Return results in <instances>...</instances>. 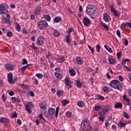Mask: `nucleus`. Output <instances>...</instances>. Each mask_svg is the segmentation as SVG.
<instances>
[{
    "instance_id": "nucleus-26",
    "label": "nucleus",
    "mask_w": 131,
    "mask_h": 131,
    "mask_svg": "<svg viewBox=\"0 0 131 131\" xmlns=\"http://www.w3.org/2000/svg\"><path fill=\"white\" fill-rule=\"evenodd\" d=\"M61 17L57 16L55 17L54 21L55 23H59V22H61Z\"/></svg>"
},
{
    "instance_id": "nucleus-61",
    "label": "nucleus",
    "mask_w": 131,
    "mask_h": 131,
    "mask_svg": "<svg viewBox=\"0 0 131 131\" xmlns=\"http://www.w3.org/2000/svg\"><path fill=\"white\" fill-rule=\"evenodd\" d=\"M117 56L118 59H119V58H120V57H121V52H118L117 54Z\"/></svg>"
},
{
    "instance_id": "nucleus-12",
    "label": "nucleus",
    "mask_w": 131,
    "mask_h": 131,
    "mask_svg": "<svg viewBox=\"0 0 131 131\" xmlns=\"http://www.w3.org/2000/svg\"><path fill=\"white\" fill-rule=\"evenodd\" d=\"M5 67L6 68H7V69H8V70L10 71H12L13 70V69H14V66L10 64L9 63H7L5 66Z\"/></svg>"
},
{
    "instance_id": "nucleus-55",
    "label": "nucleus",
    "mask_w": 131,
    "mask_h": 131,
    "mask_svg": "<svg viewBox=\"0 0 131 131\" xmlns=\"http://www.w3.org/2000/svg\"><path fill=\"white\" fill-rule=\"evenodd\" d=\"M17 114H16V113H14V114H12L11 118H15L17 117Z\"/></svg>"
},
{
    "instance_id": "nucleus-9",
    "label": "nucleus",
    "mask_w": 131,
    "mask_h": 131,
    "mask_svg": "<svg viewBox=\"0 0 131 131\" xmlns=\"http://www.w3.org/2000/svg\"><path fill=\"white\" fill-rule=\"evenodd\" d=\"M45 40H46L45 38L39 37L37 41V44L39 46H42V45H43V42H45Z\"/></svg>"
},
{
    "instance_id": "nucleus-34",
    "label": "nucleus",
    "mask_w": 131,
    "mask_h": 131,
    "mask_svg": "<svg viewBox=\"0 0 131 131\" xmlns=\"http://www.w3.org/2000/svg\"><path fill=\"white\" fill-rule=\"evenodd\" d=\"M64 61H65V58L64 57V56H61L58 59V61L59 63H63Z\"/></svg>"
},
{
    "instance_id": "nucleus-49",
    "label": "nucleus",
    "mask_w": 131,
    "mask_h": 131,
    "mask_svg": "<svg viewBox=\"0 0 131 131\" xmlns=\"http://www.w3.org/2000/svg\"><path fill=\"white\" fill-rule=\"evenodd\" d=\"M96 51L98 52V53H100V50H101V47H100V45H98L96 46Z\"/></svg>"
},
{
    "instance_id": "nucleus-21",
    "label": "nucleus",
    "mask_w": 131,
    "mask_h": 131,
    "mask_svg": "<svg viewBox=\"0 0 131 131\" xmlns=\"http://www.w3.org/2000/svg\"><path fill=\"white\" fill-rule=\"evenodd\" d=\"M96 97L97 98V100H100V101H104L105 100V97L102 95H98Z\"/></svg>"
},
{
    "instance_id": "nucleus-50",
    "label": "nucleus",
    "mask_w": 131,
    "mask_h": 131,
    "mask_svg": "<svg viewBox=\"0 0 131 131\" xmlns=\"http://www.w3.org/2000/svg\"><path fill=\"white\" fill-rule=\"evenodd\" d=\"M30 48H31L32 49H33V50H37L38 49V48L37 47H35L34 46V43H32V45L30 46Z\"/></svg>"
},
{
    "instance_id": "nucleus-54",
    "label": "nucleus",
    "mask_w": 131,
    "mask_h": 131,
    "mask_svg": "<svg viewBox=\"0 0 131 131\" xmlns=\"http://www.w3.org/2000/svg\"><path fill=\"white\" fill-rule=\"evenodd\" d=\"M66 115H67V117H69V118L71 117V112H67L66 113Z\"/></svg>"
},
{
    "instance_id": "nucleus-48",
    "label": "nucleus",
    "mask_w": 131,
    "mask_h": 131,
    "mask_svg": "<svg viewBox=\"0 0 131 131\" xmlns=\"http://www.w3.org/2000/svg\"><path fill=\"white\" fill-rule=\"evenodd\" d=\"M17 80H18V78L17 77H16L14 79V80H13V79H12V83H10V84H14V83H15V82H16Z\"/></svg>"
},
{
    "instance_id": "nucleus-15",
    "label": "nucleus",
    "mask_w": 131,
    "mask_h": 131,
    "mask_svg": "<svg viewBox=\"0 0 131 131\" xmlns=\"http://www.w3.org/2000/svg\"><path fill=\"white\" fill-rule=\"evenodd\" d=\"M41 9V8L40 7V6H37V7L35 9V14L36 15H38L39 14H40Z\"/></svg>"
},
{
    "instance_id": "nucleus-42",
    "label": "nucleus",
    "mask_w": 131,
    "mask_h": 131,
    "mask_svg": "<svg viewBox=\"0 0 131 131\" xmlns=\"http://www.w3.org/2000/svg\"><path fill=\"white\" fill-rule=\"evenodd\" d=\"M45 18L47 21H51V16L50 15H46Z\"/></svg>"
},
{
    "instance_id": "nucleus-16",
    "label": "nucleus",
    "mask_w": 131,
    "mask_h": 131,
    "mask_svg": "<svg viewBox=\"0 0 131 131\" xmlns=\"http://www.w3.org/2000/svg\"><path fill=\"white\" fill-rule=\"evenodd\" d=\"M48 113L49 115H54V114H55V109H54V108H49Z\"/></svg>"
},
{
    "instance_id": "nucleus-56",
    "label": "nucleus",
    "mask_w": 131,
    "mask_h": 131,
    "mask_svg": "<svg viewBox=\"0 0 131 131\" xmlns=\"http://www.w3.org/2000/svg\"><path fill=\"white\" fill-rule=\"evenodd\" d=\"M103 90L104 93H107V92H108V88L107 86H104Z\"/></svg>"
},
{
    "instance_id": "nucleus-18",
    "label": "nucleus",
    "mask_w": 131,
    "mask_h": 131,
    "mask_svg": "<svg viewBox=\"0 0 131 131\" xmlns=\"http://www.w3.org/2000/svg\"><path fill=\"white\" fill-rule=\"evenodd\" d=\"M1 122H5L6 123H10V120L6 118H2L0 119Z\"/></svg>"
},
{
    "instance_id": "nucleus-8",
    "label": "nucleus",
    "mask_w": 131,
    "mask_h": 131,
    "mask_svg": "<svg viewBox=\"0 0 131 131\" xmlns=\"http://www.w3.org/2000/svg\"><path fill=\"white\" fill-rule=\"evenodd\" d=\"M83 23L85 26H90V24H91V20L88 17H84L83 19Z\"/></svg>"
},
{
    "instance_id": "nucleus-36",
    "label": "nucleus",
    "mask_w": 131,
    "mask_h": 131,
    "mask_svg": "<svg viewBox=\"0 0 131 131\" xmlns=\"http://www.w3.org/2000/svg\"><path fill=\"white\" fill-rule=\"evenodd\" d=\"M108 59L110 64H114L115 63V61H116V60L114 58H109Z\"/></svg>"
},
{
    "instance_id": "nucleus-30",
    "label": "nucleus",
    "mask_w": 131,
    "mask_h": 131,
    "mask_svg": "<svg viewBox=\"0 0 131 131\" xmlns=\"http://www.w3.org/2000/svg\"><path fill=\"white\" fill-rule=\"evenodd\" d=\"M66 40L67 42L70 43L71 39H70V34H69L68 35L66 36Z\"/></svg>"
},
{
    "instance_id": "nucleus-58",
    "label": "nucleus",
    "mask_w": 131,
    "mask_h": 131,
    "mask_svg": "<svg viewBox=\"0 0 131 131\" xmlns=\"http://www.w3.org/2000/svg\"><path fill=\"white\" fill-rule=\"evenodd\" d=\"M99 120L100 121H104V120H105V119L104 118V117L103 116H100L99 117Z\"/></svg>"
},
{
    "instance_id": "nucleus-46",
    "label": "nucleus",
    "mask_w": 131,
    "mask_h": 131,
    "mask_svg": "<svg viewBox=\"0 0 131 131\" xmlns=\"http://www.w3.org/2000/svg\"><path fill=\"white\" fill-rule=\"evenodd\" d=\"M88 48H89V50H90V51H91L93 55H95V54L94 53L95 52V50H94V49H93V48H92L90 45H88Z\"/></svg>"
},
{
    "instance_id": "nucleus-38",
    "label": "nucleus",
    "mask_w": 131,
    "mask_h": 131,
    "mask_svg": "<svg viewBox=\"0 0 131 131\" xmlns=\"http://www.w3.org/2000/svg\"><path fill=\"white\" fill-rule=\"evenodd\" d=\"M36 76L38 77L39 79H41L43 77V75L41 73H38L36 74Z\"/></svg>"
},
{
    "instance_id": "nucleus-35",
    "label": "nucleus",
    "mask_w": 131,
    "mask_h": 131,
    "mask_svg": "<svg viewBox=\"0 0 131 131\" xmlns=\"http://www.w3.org/2000/svg\"><path fill=\"white\" fill-rule=\"evenodd\" d=\"M101 25L104 27V28H105L107 30H109V28L108 27V26L106 25L105 23H103V21H101Z\"/></svg>"
},
{
    "instance_id": "nucleus-22",
    "label": "nucleus",
    "mask_w": 131,
    "mask_h": 131,
    "mask_svg": "<svg viewBox=\"0 0 131 131\" xmlns=\"http://www.w3.org/2000/svg\"><path fill=\"white\" fill-rule=\"evenodd\" d=\"M126 125V123H124L120 121L119 123H118V126L119 127H125Z\"/></svg>"
},
{
    "instance_id": "nucleus-3",
    "label": "nucleus",
    "mask_w": 131,
    "mask_h": 131,
    "mask_svg": "<svg viewBox=\"0 0 131 131\" xmlns=\"http://www.w3.org/2000/svg\"><path fill=\"white\" fill-rule=\"evenodd\" d=\"M89 125L90 121H89V120H88V119H84V120L82 121V123L81 124V128L82 130H84V129H85V128H86V127Z\"/></svg>"
},
{
    "instance_id": "nucleus-6",
    "label": "nucleus",
    "mask_w": 131,
    "mask_h": 131,
    "mask_svg": "<svg viewBox=\"0 0 131 131\" xmlns=\"http://www.w3.org/2000/svg\"><path fill=\"white\" fill-rule=\"evenodd\" d=\"M65 82L66 84V85L68 87V90H69V89H71V88H72V85H71V82H70V79L69 78V77H66L65 78Z\"/></svg>"
},
{
    "instance_id": "nucleus-20",
    "label": "nucleus",
    "mask_w": 131,
    "mask_h": 131,
    "mask_svg": "<svg viewBox=\"0 0 131 131\" xmlns=\"http://www.w3.org/2000/svg\"><path fill=\"white\" fill-rule=\"evenodd\" d=\"M69 73L71 76H74L75 74H76V72H75V70H74V69L70 70Z\"/></svg>"
},
{
    "instance_id": "nucleus-28",
    "label": "nucleus",
    "mask_w": 131,
    "mask_h": 131,
    "mask_svg": "<svg viewBox=\"0 0 131 131\" xmlns=\"http://www.w3.org/2000/svg\"><path fill=\"white\" fill-rule=\"evenodd\" d=\"M115 108H121L122 107V103L121 102H118L115 105Z\"/></svg>"
},
{
    "instance_id": "nucleus-24",
    "label": "nucleus",
    "mask_w": 131,
    "mask_h": 131,
    "mask_svg": "<svg viewBox=\"0 0 131 131\" xmlns=\"http://www.w3.org/2000/svg\"><path fill=\"white\" fill-rule=\"evenodd\" d=\"M53 35L56 37H58V36H60V33H59L57 30H54Z\"/></svg>"
},
{
    "instance_id": "nucleus-37",
    "label": "nucleus",
    "mask_w": 131,
    "mask_h": 131,
    "mask_svg": "<svg viewBox=\"0 0 131 131\" xmlns=\"http://www.w3.org/2000/svg\"><path fill=\"white\" fill-rule=\"evenodd\" d=\"M103 110L105 111V112H108L110 110V105H107L105 106V107L103 108Z\"/></svg>"
},
{
    "instance_id": "nucleus-47",
    "label": "nucleus",
    "mask_w": 131,
    "mask_h": 131,
    "mask_svg": "<svg viewBox=\"0 0 131 131\" xmlns=\"http://www.w3.org/2000/svg\"><path fill=\"white\" fill-rule=\"evenodd\" d=\"M28 66H29V64L26 66H24V67H23L20 69V70H21V71L24 72L25 70H26V69H27V67H28Z\"/></svg>"
},
{
    "instance_id": "nucleus-31",
    "label": "nucleus",
    "mask_w": 131,
    "mask_h": 131,
    "mask_svg": "<svg viewBox=\"0 0 131 131\" xmlns=\"http://www.w3.org/2000/svg\"><path fill=\"white\" fill-rule=\"evenodd\" d=\"M123 99L125 102H127V103H129V102H130V100H129V99L127 98V97H126V95H125L123 96Z\"/></svg>"
},
{
    "instance_id": "nucleus-32",
    "label": "nucleus",
    "mask_w": 131,
    "mask_h": 131,
    "mask_svg": "<svg viewBox=\"0 0 131 131\" xmlns=\"http://www.w3.org/2000/svg\"><path fill=\"white\" fill-rule=\"evenodd\" d=\"M77 105L78 107H83L84 106V103L82 101H80L77 103Z\"/></svg>"
},
{
    "instance_id": "nucleus-17",
    "label": "nucleus",
    "mask_w": 131,
    "mask_h": 131,
    "mask_svg": "<svg viewBox=\"0 0 131 131\" xmlns=\"http://www.w3.org/2000/svg\"><path fill=\"white\" fill-rule=\"evenodd\" d=\"M109 18L110 16L108 15V14L105 13L103 15V19L105 22H109Z\"/></svg>"
},
{
    "instance_id": "nucleus-52",
    "label": "nucleus",
    "mask_w": 131,
    "mask_h": 131,
    "mask_svg": "<svg viewBox=\"0 0 131 131\" xmlns=\"http://www.w3.org/2000/svg\"><path fill=\"white\" fill-rule=\"evenodd\" d=\"M124 68H125L126 70H127V71H131V67H127L126 66H124Z\"/></svg>"
},
{
    "instance_id": "nucleus-23",
    "label": "nucleus",
    "mask_w": 131,
    "mask_h": 131,
    "mask_svg": "<svg viewBox=\"0 0 131 131\" xmlns=\"http://www.w3.org/2000/svg\"><path fill=\"white\" fill-rule=\"evenodd\" d=\"M19 85H20V86L22 88V89H24L26 91L28 90V89H29L28 85L24 84H19Z\"/></svg>"
},
{
    "instance_id": "nucleus-51",
    "label": "nucleus",
    "mask_w": 131,
    "mask_h": 131,
    "mask_svg": "<svg viewBox=\"0 0 131 131\" xmlns=\"http://www.w3.org/2000/svg\"><path fill=\"white\" fill-rule=\"evenodd\" d=\"M74 30V29H73V28H70L69 29V30L67 31V33H68L69 34H70V33H71V32H72V31H73Z\"/></svg>"
},
{
    "instance_id": "nucleus-19",
    "label": "nucleus",
    "mask_w": 131,
    "mask_h": 131,
    "mask_svg": "<svg viewBox=\"0 0 131 131\" xmlns=\"http://www.w3.org/2000/svg\"><path fill=\"white\" fill-rule=\"evenodd\" d=\"M76 86L77 88H79V89H81V86H82V83H81V82L79 81V80H77L76 81Z\"/></svg>"
},
{
    "instance_id": "nucleus-45",
    "label": "nucleus",
    "mask_w": 131,
    "mask_h": 131,
    "mask_svg": "<svg viewBox=\"0 0 131 131\" xmlns=\"http://www.w3.org/2000/svg\"><path fill=\"white\" fill-rule=\"evenodd\" d=\"M60 109V107H57L56 109V112H55V116L56 117H58V114H59V110Z\"/></svg>"
},
{
    "instance_id": "nucleus-14",
    "label": "nucleus",
    "mask_w": 131,
    "mask_h": 131,
    "mask_svg": "<svg viewBox=\"0 0 131 131\" xmlns=\"http://www.w3.org/2000/svg\"><path fill=\"white\" fill-rule=\"evenodd\" d=\"M76 61L77 63V64H83V61H82V58L80 57H77Z\"/></svg>"
},
{
    "instance_id": "nucleus-39",
    "label": "nucleus",
    "mask_w": 131,
    "mask_h": 131,
    "mask_svg": "<svg viewBox=\"0 0 131 131\" xmlns=\"http://www.w3.org/2000/svg\"><path fill=\"white\" fill-rule=\"evenodd\" d=\"M57 95L58 96V97H61V96L63 95V91L60 90L57 91Z\"/></svg>"
},
{
    "instance_id": "nucleus-53",
    "label": "nucleus",
    "mask_w": 131,
    "mask_h": 131,
    "mask_svg": "<svg viewBox=\"0 0 131 131\" xmlns=\"http://www.w3.org/2000/svg\"><path fill=\"white\" fill-rule=\"evenodd\" d=\"M101 107H100V106L97 105L95 106V110H96V111H99V110H101Z\"/></svg>"
},
{
    "instance_id": "nucleus-60",
    "label": "nucleus",
    "mask_w": 131,
    "mask_h": 131,
    "mask_svg": "<svg viewBox=\"0 0 131 131\" xmlns=\"http://www.w3.org/2000/svg\"><path fill=\"white\" fill-rule=\"evenodd\" d=\"M124 41L125 46H127V45H128V41L127 40V39H124Z\"/></svg>"
},
{
    "instance_id": "nucleus-29",
    "label": "nucleus",
    "mask_w": 131,
    "mask_h": 131,
    "mask_svg": "<svg viewBox=\"0 0 131 131\" xmlns=\"http://www.w3.org/2000/svg\"><path fill=\"white\" fill-rule=\"evenodd\" d=\"M106 111L105 110L102 109L101 112L99 113V116H105Z\"/></svg>"
},
{
    "instance_id": "nucleus-27",
    "label": "nucleus",
    "mask_w": 131,
    "mask_h": 131,
    "mask_svg": "<svg viewBox=\"0 0 131 131\" xmlns=\"http://www.w3.org/2000/svg\"><path fill=\"white\" fill-rule=\"evenodd\" d=\"M122 64L125 65L126 64V62H130V59H122Z\"/></svg>"
},
{
    "instance_id": "nucleus-41",
    "label": "nucleus",
    "mask_w": 131,
    "mask_h": 131,
    "mask_svg": "<svg viewBox=\"0 0 131 131\" xmlns=\"http://www.w3.org/2000/svg\"><path fill=\"white\" fill-rule=\"evenodd\" d=\"M15 25H16V29H17V30H18V31H19V30L21 29V27H20V25H19L18 23H16Z\"/></svg>"
},
{
    "instance_id": "nucleus-44",
    "label": "nucleus",
    "mask_w": 131,
    "mask_h": 131,
    "mask_svg": "<svg viewBox=\"0 0 131 131\" xmlns=\"http://www.w3.org/2000/svg\"><path fill=\"white\" fill-rule=\"evenodd\" d=\"M123 115L125 118H127V119H129V116L128 115V114L126 112H124L123 113Z\"/></svg>"
},
{
    "instance_id": "nucleus-62",
    "label": "nucleus",
    "mask_w": 131,
    "mask_h": 131,
    "mask_svg": "<svg viewBox=\"0 0 131 131\" xmlns=\"http://www.w3.org/2000/svg\"><path fill=\"white\" fill-rule=\"evenodd\" d=\"M117 35H118L119 37H120V36H121V35H120V31H119V30H117Z\"/></svg>"
},
{
    "instance_id": "nucleus-13",
    "label": "nucleus",
    "mask_w": 131,
    "mask_h": 131,
    "mask_svg": "<svg viewBox=\"0 0 131 131\" xmlns=\"http://www.w3.org/2000/svg\"><path fill=\"white\" fill-rule=\"evenodd\" d=\"M8 81L10 83H12V81L13 79V74L12 73H9L8 74Z\"/></svg>"
},
{
    "instance_id": "nucleus-43",
    "label": "nucleus",
    "mask_w": 131,
    "mask_h": 131,
    "mask_svg": "<svg viewBox=\"0 0 131 131\" xmlns=\"http://www.w3.org/2000/svg\"><path fill=\"white\" fill-rule=\"evenodd\" d=\"M7 36L8 37H12V36H13V33H12V32H11V31H8V32L7 33Z\"/></svg>"
},
{
    "instance_id": "nucleus-33",
    "label": "nucleus",
    "mask_w": 131,
    "mask_h": 131,
    "mask_svg": "<svg viewBox=\"0 0 131 131\" xmlns=\"http://www.w3.org/2000/svg\"><path fill=\"white\" fill-rule=\"evenodd\" d=\"M63 106H65L67 104H69V101L67 99H64L62 102Z\"/></svg>"
},
{
    "instance_id": "nucleus-11",
    "label": "nucleus",
    "mask_w": 131,
    "mask_h": 131,
    "mask_svg": "<svg viewBox=\"0 0 131 131\" xmlns=\"http://www.w3.org/2000/svg\"><path fill=\"white\" fill-rule=\"evenodd\" d=\"M111 9L112 12H113L116 17H119V15L118 14V13H117V10H115V9L113 8V5L111 6Z\"/></svg>"
},
{
    "instance_id": "nucleus-5",
    "label": "nucleus",
    "mask_w": 131,
    "mask_h": 131,
    "mask_svg": "<svg viewBox=\"0 0 131 131\" xmlns=\"http://www.w3.org/2000/svg\"><path fill=\"white\" fill-rule=\"evenodd\" d=\"M33 108V104H32V102H28L27 103L26 106V110H27L28 112V113H29V114H31V112H32L31 109H32Z\"/></svg>"
},
{
    "instance_id": "nucleus-4",
    "label": "nucleus",
    "mask_w": 131,
    "mask_h": 131,
    "mask_svg": "<svg viewBox=\"0 0 131 131\" xmlns=\"http://www.w3.org/2000/svg\"><path fill=\"white\" fill-rule=\"evenodd\" d=\"M38 26L40 29L43 30V29H45L46 27H48V23L46 20H40L38 23Z\"/></svg>"
},
{
    "instance_id": "nucleus-1",
    "label": "nucleus",
    "mask_w": 131,
    "mask_h": 131,
    "mask_svg": "<svg viewBox=\"0 0 131 131\" xmlns=\"http://www.w3.org/2000/svg\"><path fill=\"white\" fill-rule=\"evenodd\" d=\"M95 9V5L93 4L88 5L86 8V13L89 16H91L92 19H95V16L96 15V10Z\"/></svg>"
},
{
    "instance_id": "nucleus-2",
    "label": "nucleus",
    "mask_w": 131,
    "mask_h": 131,
    "mask_svg": "<svg viewBox=\"0 0 131 131\" xmlns=\"http://www.w3.org/2000/svg\"><path fill=\"white\" fill-rule=\"evenodd\" d=\"M110 85L112 88L118 90V91H121V89H122V84L120 83V81L117 80H112L110 83Z\"/></svg>"
},
{
    "instance_id": "nucleus-10",
    "label": "nucleus",
    "mask_w": 131,
    "mask_h": 131,
    "mask_svg": "<svg viewBox=\"0 0 131 131\" xmlns=\"http://www.w3.org/2000/svg\"><path fill=\"white\" fill-rule=\"evenodd\" d=\"M12 102L13 103V104L16 103H20L21 100H20L19 98H16V97H12Z\"/></svg>"
},
{
    "instance_id": "nucleus-63",
    "label": "nucleus",
    "mask_w": 131,
    "mask_h": 131,
    "mask_svg": "<svg viewBox=\"0 0 131 131\" xmlns=\"http://www.w3.org/2000/svg\"><path fill=\"white\" fill-rule=\"evenodd\" d=\"M125 27H127V25L125 24H122V26L121 27V28H125Z\"/></svg>"
},
{
    "instance_id": "nucleus-40",
    "label": "nucleus",
    "mask_w": 131,
    "mask_h": 131,
    "mask_svg": "<svg viewBox=\"0 0 131 131\" xmlns=\"http://www.w3.org/2000/svg\"><path fill=\"white\" fill-rule=\"evenodd\" d=\"M40 108H41V109H42L43 110H45V109H46V105H45V104L41 103L39 105Z\"/></svg>"
},
{
    "instance_id": "nucleus-57",
    "label": "nucleus",
    "mask_w": 131,
    "mask_h": 131,
    "mask_svg": "<svg viewBox=\"0 0 131 131\" xmlns=\"http://www.w3.org/2000/svg\"><path fill=\"white\" fill-rule=\"evenodd\" d=\"M2 99L4 102H6V101H7V98H6V96L5 95V94H3L2 95Z\"/></svg>"
},
{
    "instance_id": "nucleus-25",
    "label": "nucleus",
    "mask_w": 131,
    "mask_h": 131,
    "mask_svg": "<svg viewBox=\"0 0 131 131\" xmlns=\"http://www.w3.org/2000/svg\"><path fill=\"white\" fill-rule=\"evenodd\" d=\"M55 77L58 79H61L62 78V74L60 73H55Z\"/></svg>"
},
{
    "instance_id": "nucleus-7",
    "label": "nucleus",
    "mask_w": 131,
    "mask_h": 131,
    "mask_svg": "<svg viewBox=\"0 0 131 131\" xmlns=\"http://www.w3.org/2000/svg\"><path fill=\"white\" fill-rule=\"evenodd\" d=\"M0 14L1 15L6 14V6L4 4L0 5Z\"/></svg>"
},
{
    "instance_id": "nucleus-64",
    "label": "nucleus",
    "mask_w": 131,
    "mask_h": 131,
    "mask_svg": "<svg viewBox=\"0 0 131 131\" xmlns=\"http://www.w3.org/2000/svg\"><path fill=\"white\" fill-rule=\"evenodd\" d=\"M119 80H120V81H122L123 80V77H122V76H119Z\"/></svg>"
},
{
    "instance_id": "nucleus-59",
    "label": "nucleus",
    "mask_w": 131,
    "mask_h": 131,
    "mask_svg": "<svg viewBox=\"0 0 131 131\" xmlns=\"http://www.w3.org/2000/svg\"><path fill=\"white\" fill-rule=\"evenodd\" d=\"M23 65H25V64H27V60H26V59L24 58L23 59Z\"/></svg>"
}]
</instances>
